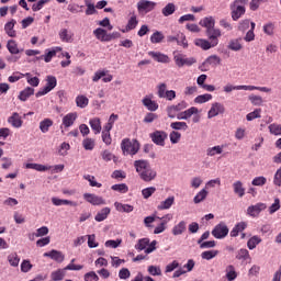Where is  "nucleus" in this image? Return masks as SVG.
<instances>
[{
    "instance_id": "5701e85b",
    "label": "nucleus",
    "mask_w": 281,
    "mask_h": 281,
    "mask_svg": "<svg viewBox=\"0 0 281 281\" xmlns=\"http://www.w3.org/2000/svg\"><path fill=\"white\" fill-rule=\"evenodd\" d=\"M195 45L196 47H201V49H204V50L212 49V47H216V45H214L212 41H207L203 38L195 40Z\"/></svg>"
},
{
    "instance_id": "13d9d810",
    "label": "nucleus",
    "mask_w": 281,
    "mask_h": 281,
    "mask_svg": "<svg viewBox=\"0 0 281 281\" xmlns=\"http://www.w3.org/2000/svg\"><path fill=\"white\" fill-rule=\"evenodd\" d=\"M137 23H139L137 21V15H132L131 19L127 22L126 31L131 32V30H135V27H137Z\"/></svg>"
},
{
    "instance_id": "79ce46f5",
    "label": "nucleus",
    "mask_w": 281,
    "mask_h": 281,
    "mask_svg": "<svg viewBox=\"0 0 281 281\" xmlns=\"http://www.w3.org/2000/svg\"><path fill=\"white\" fill-rule=\"evenodd\" d=\"M226 278L228 281H234L238 278V273H236V268L233 265L226 267Z\"/></svg>"
},
{
    "instance_id": "cd10ccee",
    "label": "nucleus",
    "mask_w": 281,
    "mask_h": 281,
    "mask_svg": "<svg viewBox=\"0 0 281 281\" xmlns=\"http://www.w3.org/2000/svg\"><path fill=\"white\" fill-rule=\"evenodd\" d=\"M233 190L234 193L239 196V199H243V196H245V187H243V182L240 180H237L233 183Z\"/></svg>"
},
{
    "instance_id": "423d86ee",
    "label": "nucleus",
    "mask_w": 281,
    "mask_h": 281,
    "mask_svg": "<svg viewBox=\"0 0 281 281\" xmlns=\"http://www.w3.org/2000/svg\"><path fill=\"white\" fill-rule=\"evenodd\" d=\"M149 137L156 146H166V139H168V134L164 131H155L149 134Z\"/></svg>"
},
{
    "instance_id": "4c0bfd02",
    "label": "nucleus",
    "mask_w": 281,
    "mask_h": 281,
    "mask_svg": "<svg viewBox=\"0 0 281 281\" xmlns=\"http://www.w3.org/2000/svg\"><path fill=\"white\" fill-rule=\"evenodd\" d=\"M260 243H262V238H260L258 235H255L248 239L247 247L248 249L254 250L256 247H258V245H260Z\"/></svg>"
},
{
    "instance_id": "a19ab883",
    "label": "nucleus",
    "mask_w": 281,
    "mask_h": 281,
    "mask_svg": "<svg viewBox=\"0 0 281 281\" xmlns=\"http://www.w3.org/2000/svg\"><path fill=\"white\" fill-rule=\"evenodd\" d=\"M148 245H150V239L145 237V238H140L138 239L137 244L135 245V249L137 251H144V249H146L148 247Z\"/></svg>"
},
{
    "instance_id": "f257e3e1",
    "label": "nucleus",
    "mask_w": 281,
    "mask_h": 281,
    "mask_svg": "<svg viewBox=\"0 0 281 281\" xmlns=\"http://www.w3.org/2000/svg\"><path fill=\"white\" fill-rule=\"evenodd\" d=\"M134 168L142 181H145L146 183H150V181L157 179V171L150 167V162L147 160H135Z\"/></svg>"
},
{
    "instance_id": "f3484780",
    "label": "nucleus",
    "mask_w": 281,
    "mask_h": 281,
    "mask_svg": "<svg viewBox=\"0 0 281 281\" xmlns=\"http://www.w3.org/2000/svg\"><path fill=\"white\" fill-rule=\"evenodd\" d=\"M9 124L13 126V128H21L23 126V119H21V115L19 113L14 112L9 119Z\"/></svg>"
},
{
    "instance_id": "f704fd0d",
    "label": "nucleus",
    "mask_w": 281,
    "mask_h": 281,
    "mask_svg": "<svg viewBox=\"0 0 281 281\" xmlns=\"http://www.w3.org/2000/svg\"><path fill=\"white\" fill-rule=\"evenodd\" d=\"M175 205V195L167 198L165 201L160 202L158 210H170Z\"/></svg>"
},
{
    "instance_id": "a878e982",
    "label": "nucleus",
    "mask_w": 281,
    "mask_h": 281,
    "mask_svg": "<svg viewBox=\"0 0 281 281\" xmlns=\"http://www.w3.org/2000/svg\"><path fill=\"white\" fill-rule=\"evenodd\" d=\"M14 25H16V21L15 20H11L10 22H8L4 25V31L8 34V36H10L11 38H15L16 37V31H14Z\"/></svg>"
},
{
    "instance_id": "58836bf2",
    "label": "nucleus",
    "mask_w": 281,
    "mask_h": 281,
    "mask_svg": "<svg viewBox=\"0 0 281 281\" xmlns=\"http://www.w3.org/2000/svg\"><path fill=\"white\" fill-rule=\"evenodd\" d=\"M186 221H181L179 224H177L176 226H173L172 228V234L173 236H181V234H183V232H186Z\"/></svg>"
},
{
    "instance_id": "a211bd4d",
    "label": "nucleus",
    "mask_w": 281,
    "mask_h": 281,
    "mask_svg": "<svg viewBox=\"0 0 281 281\" xmlns=\"http://www.w3.org/2000/svg\"><path fill=\"white\" fill-rule=\"evenodd\" d=\"M247 229V222L237 223L233 229L231 231V237L236 238L240 232H245Z\"/></svg>"
},
{
    "instance_id": "39448f33",
    "label": "nucleus",
    "mask_w": 281,
    "mask_h": 281,
    "mask_svg": "<svg viewBox=\"0 0 281 281\" xmlns=\"http://www.w3.org/2000/svg\"><path fill=\"white\" fill-rule=\"evenodd\" d=\"M157 8V2L150 0H139L137 2V10L139 14H148L153 12Z\"/></svg>"
},
{
    "instance_id": "5fc2aeb1",
    "label": "nucleus",
    "mask_w": 281,
    "mask_h": 281,
    "mask_svg": "<svg viewBox=\"0 0 281 281\" xmlns=\"http://www.w3.org/2000/svg\"><path fill=\"white\" fill-rule=\"evenodd\" d=\"M24 77L26 78L31 87H38V85H41V79H38V77H32V74L30 72H26Z\"/></svg>"
},
{
    "instance_id": "f8f14e48",
    "label": "nucleus",
    "mask_w": 281,
    "mask_h": 281,
    "mask_svg": "<svg viewBox=\"0 0 281 281\" xmlns=\"http://www.w3.org/2000/svg\"><path fill=\"white\" fill-rule=\"evenodd\" d=\"M206 36L209 38V41H212L213 45H218V38H221L222 33L218 29H215L213 26V29H209L206 30Z\"/></svg>"
},
{
    "instance_id": "603ef678",
    "label": "nucleus",
    "mask_w": 281,
    "mask_h": 281,
    "mask_svg": "<svg viewBox=\"0 0 281 281\" xmlns=\"http://www.w3.org/2000/svg\"><path fill=\"white\" fill-rule=\"evenodd\" d=\"M82 146H83L85 150H93L95 148V139L85 138L82 140Z\"/></svg>"
},
{
    "instance_id": "c85d7f7f",
    "label": "nucleus",
    "mask_w": 281,
    "mask_h": 281,
    "mask_svg": "<svg viewBox=\"0 0 281 281\" xmlns=\"http://www.w3.org/2000/svg\"><path fill=\"white\" fill-rule=\"evenodd\" d=\"M31 95H34V88L26 87L20 92L19 100H21V102H26Z\"/></svg>"
},
{
    "instance_id": "ddd939ff",
    "label": "nucleus",
    "mask_w": 281,
    "mask_h": 281,
    "mask_svg": "<svg viewBox=\"0 0 281 281\" xmlns=\"http://www.w3.org/2000/svg\"><path fill=\"white\" fill-rule=\"evenodd\" d=\"M44 258H50L52 260H55V262H64L65 255L59 250L53 249L48 252H44Z\"/></svg>"
},
{
    "instance_id": "c9c22d12",
    "label": "nucleus",
    "mask_w": 281,
    "mask_h": 281,
    "mask_svg": "<svg viewBox=\"0 0 281 281\" xmlns=\"http://www.w3.org/2000/svg\"><path fill=\"white\" fill-rule=\"evenodd\" d=\"M203 65H210L211 67H218V65H221V57H218L217 55H211L205 59Z\"/></svg>"
},
{
    "instance_id": "69168bd1",
    "label": "nucleus",
    "mask_w": 281,
    "mask_h": 281,
    "mask_svg": "<svg viewBox=\"0 0 281 281\" xmlns=\"http://www.w3.org/2000/svg\"><path fill=\"white\" fill-rule=\"evenodd\" d=\"M181 47H188V40L186 38V35L181 32L178 33V44Z\"/></svg>"
},
{
    "instance_id": "49530a36",
    "label": "nucleus",
    "mask_w": 281,
    "mask_h": 281,
    "mask_svg": "<svg viewBox=\"0 0 281 281\" xmlns=\"http://www.w3.org/2000/svg\"><path fill=\"white\" fill-rule=\"evenodd\" d=\"M218 255V250H205L201 254L202 260H212L216 258Z\"/></svg>"
},
{
    "instance_id": "4be33fe9",
    "label": "nucleus",
    "mask_w": 281,
    "mask_h": 281,
    "mask_svg": "<svg viewBox=\"0 0 281 281\" xmlns=\"http://www.w3.org/2000/svg\"><path fill=\"white\" fill-rule=\"evenodd\" d=\"M25 168H27L29 170H36L37 172H46V170H52V167L34 162L26 164Z\"/></svg>"
},
{
    "instance_id": "052dcab7",
    "label": "nucleus",
    "mask_w": 281,
    "mask_h": 281,
    "mask_svg": "<svg viewBox=\"0 0 281 281\" xmlns=\"http://www.w3.org/2000/svg\"><path fill=\"white\" fill-rule=\"evenodd\" d=\"M168 86L166 83H159L157 86V95L158 98H166V92L168 91Z\"/></svg>"
},
{
    "instance_id": "0eeeda50",
    "label": "nucleus",
    "mask_w": 281,
    "mask_h": 281,
    "mask_svg": "<svg viewBox=\"0 0 281 281\" xmlns=\"http://www.w3.org/2000/svg\"><path fill=\"white\" fill-rule=\"evenodd\" d=\"M227 234H229V228L225 223L217 224L212 231V236L218 240L225 238Z\"/></svg>"
},
{
    "instance_id": "9d476101",
    "label": "nucleus",
    "mask_w": 281,
    "mask_h": 281,
    "mask_svg": "<svg viewBox=\"0 0 281 281\" xmlns=\"http://www.w3.org/2000/svg\"><path fill=\"white\" fill-rule=\"evenodd\" d=\"M85 201L90 203L91 205H106V200L104 198L95 195L93 193H85L83 194Z\"/></svg>"
},
{
    "instance_id": "e433bc0d",
    "label": "nucleus",
    "mask_w": 281,
    "mask_h": 281,
    "mask_svg": "<svg viewBox=\"0 0 281 281\" xmlns=\"http://www.w3.org/2000/svg\"><path fill=\"white\" fill-rule=\"evenodd\" d=\"M52 126H54V121H52V119H44L42 122H40V131L43 133H48Z\"/></svg>"
},
{
    "instance_id": "864d4df0",
    "label": "nucleus",
    "mask_w": 281,
    "mask_h": 281,
    "mask_svg": "<svg viewBox=\"0 0 281 281\" xmlns=\"http://www.w3.org/2000/svg\"><path fill=\"white\" fill-rule=\"evenodd\" d=\"M228 49H232V52H240V49H243L240 40H232L228 44Z\"/></svg>"
},
{
    "instance_id": "e2e57ef3",
    "label": "nucleus",
    "mask_w": 281,
    "mask_h": 281,
    "mask_svg": "<svg viewBox=\"0 0 281 281\" xmlns=\"http://www.w3.org/2000/svg\"><path fill=\"white\" fill-rule=\"evenodd\" d=\"M147 271L149 276H161V267L159 266H148Z\"/></svg>"
},
{
    "instance_id": "412c9836",
    "label": "nucleus",
    "mask_w": 281,
    "mask_h": 281,
    "mask_svg": "<svg viewBox=\"0 0 281 281\" xmlns=\"http://www.w3.org/2000/svg\"><path fill=\"white\" fill-rule=\"evenodd\" d=\"M78 119L77 113H68L63 117V124L65 128H69V126H74V122Z\"/></svg>"
},
{
    "instance_id": "338daca9",
    "label": "nucleus",
    "mask_w": 281,
    "mask_h": 281,
    "mask_svg": "<svg viewBox=\"0 0 281 281\" xmlns=\"http://www.w3.org/2000/svg\"><path fill=\"white\" fill-rule=\"evenodd\" d=\"M100 277L94 271L87 272L85 274V281H99Z\"/></svg>"
},
{
    "instance_id": "6e6552de",
    "label": "nucleus",
    "mask_w": 281,
    "mask_h": 281,
    "mask_svg": "<svg viewBox=\"0 0 281 281\" xmlns=\"http://www.w3.org/2000/svg\"><path fill=\"white\" fill-rule=\"evenodd\" d=\"M267 210V203L259 202L255 205H250L247 209V215L252 218H258L260 216V212H265Z\"/></svg>"
},
{
    "instance_id": "aec40b11",
    "label": "nucleus",
    "mask_w": 281,
    "mask_h": 281,
    "mask_svg": "<svg viewBox=\"0 0 281 281\" xmlns=\"http://www.w3.org/2000/svg\"><path fill=\"white\" fill-rule=\"evenodd\" d=\"M109 214H111V209L105 206L97 213L94 221H97V223H102V221H106V218H109Z\"/></svg>"
},
{
    "instance_id": "6ab92c4d",
    "label": "nucleus",
    "mask_w": 281,
    "mask_h": 281,
    "mask_svg": "<svg viewBox=\"0 0 281 281\" xmlns=\"http://www.w3.org/2000/svg\"><path fill=\"white\" fill-rule=\"evenodd\" d=\"M59 38L63 43H71L74 41V33L67 29H61L59 31Z\"/></svg>"
},
{
    "instance_id": "bb28decb",
    "label": "nucleus",
    "mask_w": 281,
    "mask_h": 281,
    "mask_svg": "<svg viewBox=\"0 0 281 281\" xmlns=\"http://www.w3.org/2000/svg\"><path fill=\"white\" fill-rule=\"evenodd\" d=\"M53 205L60 206V205H71V207H77L78 203L70 200H61L58 198H52Z\"/></svg>"
},
{
    "instance_id": "4d7b16f0",
    "label": "nucleus",
    "mask_w": 281,
    "mask_h": 281,
    "mask_svg": "<svg viewBox=\"0 0 281 281\" xmlns=\"http://www.w3.org/2000/svg\"><path fill=\"white\" fill-rule=\"evenodd\" d=\"M111 190H114V192H121V194H126V192H128V186H126V183L114 184L111 187Z\"/></svg>"
},
{
    "instance_id": "72a5a7b5",
    "label": "nucleus",
    "mask_w": 281,
    "mask_h": 281,
    "mask_svg": "<svg viewBox=\"0 0 281 281\" xmlns=\"http://www.w3.org/2000/svg\"><path fill=\"white\" fill-rule=\"evenodd\" d=\"M76 105L79 109H87V106H89V98H87L85 94L77 95Z\"/></svg>"
},
{
    "instance_id": "b1692460",
    "label": "nucleus",
    "mask_w": 281,
    "mask_h": 281,
    "mask_svg": "<svg viewBox=\"0 0 281 281\" xmlns=\"http://www.w3.org/2000/svg\"><path fill=\"white\" fill-rule=\"evenodd\" d=\"M63 48L57 47L56 49H52L45 55H41L40 57H36V60H45L46 63H52V58L56 56V52H61Z\"/></svg>"
},
{
    "instance_id": "bf43d9fd",
    "label": "nucleus",
    "mask_w": 281,
    "mask_h": 281,
    "mask_svg": "<svg viewBox=\"0 0 281 281\" xmlns=\"http://www.w3.org/2000/svg\"><path fill=\"white\" fill-rule=\"evenodd\" d=\"M280 207H281L280 199L276 198L274 202L269 206L268 212L269 214H276V212H278Z\"/></svg>"
},
{
    "instance_id": "37998d69",
    "label": "nucleus",
    "mask_w": 281,
    "mask_h": 281,
    "mask_svg": "<svg viewBox=\"0 0 281 281\" xmlns=\"http://www.w3.org/2000/svg\"><path fill=\"white\" fill-rule=\"evenodd\" d=\"M200 25L202 27H205L206 30H212L215 25L214 18L212 16L204 18L203 20L200 21Z\"/></svg>"
},
{
    "instance_id": "f03ea898",
    "label": "nucleus",
    "mask_w": 281,
    "mask_h": 281,
    "mask_svg": "<svg viewBox=\"0 0 281 281\" xmlns=\"http://www.w3.org/2000/svg\"><path fill=\"white\" fill-rule=\"evenodd\" d=\"M139 140L131 138H124L121 143V149L124 155H137L139 153Z\"/></svg>"
},
{
    "instance_id": "9b49d317",
    "label": "nucleus",
    "mask_w": 281,
    "mask_h": 281,
    "mask_svg": "<svg viewBox=\"0 0 281 281\" xmlns=\"http://www.w3.org/2000/svg\"><path fill=\"white\" fill-rule=\"evenodd\" d=\"M222 113H225V105H223V103L215 102L212 104L207 113V117L209 120H212V117H216V115H221Z\"/></svg>"
},
{
    "instance_id": "c03bdc74",
    "label": "nucleus",
    "mask_w": 281,
    "mask_h": 281,
    "mask_svg": "<svg viewBox=\"0 0 281 281\" xmlns=\"http://www.w3.org/2000/svg\"><path fill=\"white\" fill-rule=\"evenodd\" d=\"M225 93H232V91H247V86H233L231 83L224 87Z\"/></svg>"
},
{
    "instance_id": "393cba45",
    "label": "nucleus",
    "mask_w": 281,
    "mask_h": 281,
    "mask_svg": "<svg viewBox=\"0 0 281 281\" xmlns=\"http://www.w3.org/2000/svg\"><path fill=\"white\" fill-rule=\"evenodd\" d=\"M143 104L146 106V109L148 111H157V109H159V104L156 103V101H154L153 99H150L149 97H145L142 100Z\"/></svg>"
},
{
    "instance_id": "6e6d98bb",
    "label": "nucleus",
    "mask_w": 281,
    "mask_h": 281,
    "mask_svg": "<svg viewBox=\"0 0 281 281\" xmlns=\"http://www.w3.org/2000/svg\"><path fill=\"white\" fill-rule=\"evenodd\" d=\"M8 261L11 267H19V262H21V258H19V255L16 252H13L8 256Z\"/></svg>"
},
{
    "instance_id": "473e14b6",
    "label": "nucleus",
    "mask_w": 281,
    "mask_h": 281,
    "mask_svg": "<svg viewBox=\"0 0 281 281\" xmlns=\"http://www.w3.org/2000/svg\"><path fill=\"white\" fill-rule=\"evenodd\" d=\"M90 127L92 128V131H94V135H98L101 133L102 131V123L100 122V119L95 117V119H91L89 121Z\"/></svg>"
},
{
    "instance_id": "1a4fd4ad",
    "label": "nucleus",
    "mask_w": 281,
    "mask_h": 281,
    "mask_svg": "<svg viewBox=\"0 0 281 281\" xmlns=\"http://www.w3.org/2000/svg\"><path fill=\"white\" fill-rule=\"evenodd\" d=\"M183 109H188V102H186V101H181L180 103H178L176 105L168 106L167 115L171 120H175V117H177V113H179V111H183Z\"/></svg>"
},
{
    "instance_id": "2f4dec72",
    "label": "nucleus",
    "mask_w": 281,
    "mask_h": 281,
    "mask_svg": "<svg viewBox=\"0 0 281 281\" xmlns=\"http://www.w3.org/2000/svg\"><path fill=\"white\" fill-rule=\"evenodd\" d=\"M223 148H225V145H217L214 147H210L206 149L207 157H215V155H222Z\"/></svg>"
},
{
    "instance_id": "680f3d73",
    "label": "nucleus",
    "mask_w": 281,
    "mask_h": 281,
    "mask_svg": "<svg viewBox=\"0 0 281 281\" xmlns=\"http://www.w3.org/2000/svg\"><path fill=\"white\" fill-rule=\"evenodd\" d=\"M271 135H281V125L278 123H272L268 126Z\"/></svg>"
},
{
    "instance_id": "0e129e2a",
    "label": "nucleus",
    "mask_w": 281,
    "mask_h": 281,
    "mask_svg": "<svg viewBox=\"0 0 281 281\" xmlns=\"http://www.w3.org/2000/svg\"><path fill=\"white\" fill-rule=\"evenodd\" d=\"M150 41L154 44L157 43H161V41H164V34L159 31H156L151 36H150Z\"/></svg>"
},
{
    "instance_id": "a18cd8bd",
    "label": "nucleus",
    "mask_w": 281,
    "mask_h": 281,
    "mask_svg": "<svg viewBox=\"0 0 281 281\" xmlns=\"http://www.w3.org/2000/svg\"><path fill=\"white\" fill-rule=\"evenodd\" d=\"M236 259L237 260H251V256L249 255V250H247L246 248H241L237 251L236 255Z\"/></svg>"
},
{
    "instance_id": "2eb2a0df",
    "label": "nucleus",
    "mask_w": 281,
    "mask_h": 281,
    "mask_svg": "<svg viewBox=\"0 0 281 281\" xmlns=\"http://www.w3.org/2000/svg\"><path fill=\"white\" fill-rule=\"evenodd\" d=\"M93 34L98 41H101V43H109L111 41V37H109V34H106V30L102 27H98L93 31Z\"/></svg>"
},
{
    "instance_id": "dca6fc26",
    "label": "nucleus",
    "mask_w": 281,
    "mask_h": 281,
    "mask_svg": "<svg viewBox=\"0 0 281 281\" xmlns=\"http://www.w3.org/2000/svg\"><path fill=\"white\" fill-rule=\"evenodd\" d=\"M148 56H150L151 58H154V60H156V63H170V57H168V55L159 53V52H149Z\"/></svg>"
},
{
    "instance_id": "09e8293b",
    "label": "nucleus",
    "mask_w": 281,
    "mask_h": 281,
    "mask_svg": "<svg viewBox=\"0 0 281 281\" xmlns=\"http://www.w3.org/2000/svg\"><path fill=\"white\" fill-rule=\"evenodd\" d=\"M212 100V94L205 93L200 94L194 99L195 104H205V102H210Z\"/></svg>"
},
{
    "instance_id": "3c124183",
    "label": "nucleus",
    "mask_w": 281,
    "mask_h": 281,
    "mask_svg": "<svg viewBox=\"0 0 281 281\" xmlns=\"http://www.w3.org/2000/svg\"><path fill=\"white\" fill-rule=\"evenodd\" d=\"M207 199V190L202 189L193 199V202L195 204L202 203V201H205Z\"/></svg>"
},
{
    "instance_id": "8fccbe9b",
    "label": "nucleus",
    "mask_w": 281,
    "mask_h": 281,
    "mask_svg": "<svg viewBox=\"0 0 281 281\" xmlns=\"http://www.w3.org/2000/svg\"><path fill=\"white\" fill-rule=\"evenodd\" d=\"M261 113H262V109H256L252 112L248 113L246 115L247 122H252V120H258L259 117H261L260 115Z\"/></svg>"
},
{
    "instance_id": "ea45409f",
    "label": "nucleus",
    "mask_w": 281,
    "mask_h": 281,
    "mask_svg": "<svg viewBox=\"0 0 281 281\" xmlns=\"http://www.w3.org/2000/svg\"><path fill=\"white\" fill-rule=\"evenodd\" d=\"M114 207L117 212H126L127 214L133 212L134 207L130 204H122L120 202L114 203Z\"/></svg>"
},
{
    "instance_id": "774afa93",
    "label": "nucleus",
    "mask_w": 281,
    "mask_h": 281,
    "mask_svg": "<svg viewBox=\"0 0 281 281\" xmlns=\"http://www.w3.org/2000/svg\"><path fill=\"white\" fill-rule=\"evenodd\" d=\"M273 183L278 188H281V167L274 173Z\"/></svg>"
},
{
    "instance_id": "c756f323",
    "label": "nucleus",
    "mask_w": 281,
    "mask_h": 281,
    "mask_svg": "<svg viewBox=\"0 0 281 281\" xmlns=\"http://www.w3.org/2000/svg\"><path fill=\"white\" fill-rule=\"evenodd\" d=\"M175 12H177V5H175V3H172V2H169L161 10L162 16H172V14H175Z\"/></svg>"
},
{
    "instance_id": "20e7f679",
    "label": "nucleus",
    "mask_w": 281,
    "mask_h": 281,
    "mask_svg": "<svg viewBox=\"0 0 281 281\" xmlns=\"http://www.w3.org/2000/svg\"><path fill=\"white\" fill-rule=\"evenodd\" d=\"M56 85H58V80L54 76H47L45 87L41 88L35 93V98H43V95H47L49 91H54V89H56Z\"/></svg>"
},
{
    "instance_id": "4468645a",
    "label": "nucleus",
    "mask_w": 281,
    "mask_h": 281,
    "mask_svg": "<svg viewBox=\"0 0 281 281\" xmlns=\"http://www.w3.org/2000/svg\"><path fill=\"white\" fill-rule=\"evenodd\" d=\"M199 113V109L195 108V106H191L189 108L188 110L183 111V112H180L178 115H177V119L178 120H190V117L192 115H196Z\"/></svg>"
},
{
    "instance_id": "7ed1b4c3",
    "label": "nucleus",
    "mask_w": 281,
    "mask_h": 281,
    "mask_svg": "<svg viewBox=\"0 0 281 281\" xmlns=\"http://www.w3.org/2000/svg\"><path fill=\"white\" fill-rule=\"evenodd\" d=\"M249 0H235L232 4H231V14H232V19L233 21H238V19H240V16H243V14H245L246 9L245 5H247V2Z\"/></svg>"
},
{
    "instance_id": "7c9ffc66",
    "label": "nucleus",
    "mask_w": 281,
    "mask_h": 281,
    "mask_svg": "<svg viewBox=\"0 0 281 281\" xmlns=\"http://www.w3.org/2000/svg\"><path fill=\"white\" fill-rule=\"evenodd\" d=\"M66 273H67V269H65V268L64 269H58V270L53 271L50 273V278H52L53 281H63V280H65Z\"/></svg>"
},
{
    "instance_id": "de8ad7c7",
    "label": "nucleus",
    "mask_w": 281,
    "mask_h": 281,
    "mask_svg": "<svg viewBox=\"0 0 281 281\" xmlns=\"http://www.w3.org/2000/svg\"><path fill=\"white\" fill-rule=\"evenodd\" d=\"M7 48L10 52V54H19V44H16V41L9 40L7 44Z\"/></svg>"
}]
</instances>
